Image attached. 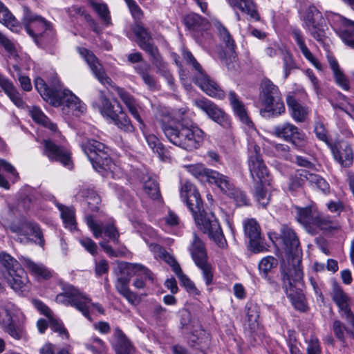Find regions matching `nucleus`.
Listing matches in <instances>:
<instances>
[{"instance_id":"2eb2a0df","label":"nucleus","mask_w":354,"mask_h":354,"mask_svg":"<svg viewBox=\"0 0 354 354\" xmlns=\"http://www.w3.org/2000/svg\"><path fill=\"white\" fill-rule=\"evenodd\" d=\"M194 82L207 95L220 100L225 97L224 91L217 82L205 74L203 70L195 75Z\"/></svg>"},{"instance_id":"7c9ffc66","label":"nucleus","mask_w":354,"mask_h":354,"mask_svg":"<svg viewBox=\"0 0 354 354\" xmlns=\"http://www.w3.org/2000/svg\"><path fill=\"white\" fill-rule=\"evenodd\" d=\"M0 86L10 100L18 107L23 108L25 106L22 97L13 84L6 77L0 74Z\"/></svg>"},{"instance_id":"f03ea898","label":"nucleus","mask_w":354,"mask_h":354,"mask_svg":"<svg viewBox=\"0 0 354 354\" xmlns=\"http://www.w3.org/2000/svg\"><path fill=\"white\" fill-rule=\"evenodd\" d=\"M186 112V109H179L175 113L176 116L179 118L176 120L170 113L162 115L160 123L162 131L170 142L190 151L201 145L205 133L196 125L185 123L183 115Z\"/></svg>"},{"instance_id":"e2e57ef3","label":"nucleus","mask_w":354,"mask_h":354,"mask_svg":"<svg viewBox=\"0 0 354 354\" xmlns=\"http://www.w3.org/2000/svg\"><path fill=\"white\" fill-rule=\"evenodd\" d=\"M230 192L225 194L233 198L238 206L247 205L248 204V199L245 193L236 188L234 184L232 185Z\"/></svg>"},{"instance_id":"603ef678","label":"nucleus","mask_w":354,"mask_h":354,"mask_svg":"<svg viewBox=\"0 0 354 354\" xmlns=\"http://www.w3.org/2000/svg\"><path fill=\"white\" fill-rule=\"evenodd\" d=\"M310 171L306 169L297 170L295 174L290 178L289 189L295 191L302 187L306 181H308Z\"/></svg>"},{"instance_id":"b1692460","label":"nucleus","mask_w":354,"mask_h":354,"mask_svg":"<svg viewBox=\"0 0 354 354\" xmlns=\"http://www.w3.org/2000/svg\"><path fill=\"white\" fill-rule=\"evenodd\" d=\"M228 98L235 115H236L239 120L249 129H253L254 124L249 118L245 104L240 100L239 97L235 92L230 91Z\"/></svg>"},{"instance_id":"6e6d98bb","label":"nucleus","mask_w":354,"mask_h":354,"mask_svg":"<svg viewBox=\"0 0 354 354\" xmlns=\"http://www.w3.org/2000/svg\"><path fill=\"white\" fill-rule=\"evenodd\" d=\"M281 58L283 61V70L284 78L287 79L291 71L297 68V64L292 55L287 49L282 50Z\"/></svg>"},{"instance_id":"0e129e2a","label":"nucleus","mask_w":354,"mask_h":354,"mask_svg":"<svg viewBox=\"0 0 354 354\" xmlns=\"http://www.w3.org/2000/svg\"><path fill=\"white\" fill-rule=\"evenodd\" d=\"M277 265V260L271 256L263 258L259 263V269L263 277H266L268 272Z\"/></svg>"},{"instance_id":"5fc2aeb1","label":"nucleus","mask_w":354,"mask_h":354,"mask_svg":"<svg viewBox=\"0 0 354 354\" xmlns=\"http://www.w3.org/2000/svg\"><path fill=\"white\" fill-rule=\"evenodd\" d=\"M4 172L12 175L16 178L19 177L18 173L10 163L0 159V187L9 189V183L3 176Z\"/></svg>"},{"instance_id":"c756f323","label":"nucleus","mask_w":354,"mask_h":354,"mask_svg":"<svg viewBox=\"0 0 354 354\" xmlns=\"http://www.w3.org/2000/svg\"><path fill=\"white\" fill-rule=\"evenodd\" d=\"M295 209L296 218L298 222L302 224L309 233L315 234V228L312 225L316 214L313 212L312 207H296Z\"/></svg>"},{"instance_id":"bb28decb","label":"nucleus","mask_w":354,"mask_h":354,"mask_svg":"<svg viewBox=\"0 0 354 354\" xmlns=\"http://www.w3.org/2000/svg\"><path fill=\"white\" fill-rule=\"evenodd\" d=\"M205 183L216 185L223 193H231L233 181L228 176L211 169L209 171Z\"/></svg>"},{"instance_id":"bf43d9fd","label":"nucleus","mask_w":354,"mask_h":354,"mask_svg":"<svg viewBox=\"0 0 354 354\" xmlns=\"http://www.w3.org/2000/svg\"><path fill=\"white\" fill-rule=\"evenodd\" d=\"M86 348L93 354H106L107 348L104 342L97 337H93L90 342L86 344Z\"/></svg>"},{"instance_id":"423d86ee","label":"nucleus","mask_w":354,"mask_h":354,"mask_svg":"<svg viewBox=\"0 0 354 354\" xmlns=\"http://www.w3.org/2000/svg\"><path fill=\"white\" fill-rule=\"evenodd\" d=\"M23 23L27 33L37 44H47L53 41L54 31L49 24L40 16L33 14L30 9L23 7Z\"/></svg>"},{"instance_id":"6ab92c4d","label":"nucleus","mask_w":354,"mask_h":354,"mask_svg":"<svg viewBox=\"0 0 354 354\" xmlns=\"http://www.w3.org/2000/svg\"><path fill=\"white\" fill-rule=\"evenodd\" d=\"M186 26L192 31L193 37L201 42V36H203L209 29L210 25L203 17L196 13H191L185 17Z\"/></svg>"},{"instance_id":"cd10ccee","label":"nucleus","mask_w":354,"mask_h":354,"mask_svg":"<svg viewBox=\"0 0 354 354\" xmlns=\"http://www.w3.org/2000/svg\"><path fill=\"white\" fill-rule=\"evenodd\" d=\"M292 35L305 58L310 62L316 69L321 71H323L322 64L313 56L306 45L301 32L299 29H294L292 32Z\"/></svg>"},{"instance_id":"9b49d317","label":"nucleus","mask_w":354,"mask_h":354,"mask_svg":"<svg viewBox=\"0 0 354 354\" xmlns=\"http://www.w3.org/2000/svg\"><path fill=\"white\" fill-rule=\"evenodd\" d=\"M193 104L222 127L227 129L231 127L232 122L230 116L213 102L205 97H201L194 99Z\"/></svg>"},{"instance_id":"393cba45","label":"nucleus","mask_w":354,"mask_h":354,"mask_svg":"<svg viewBox=\"0 0 354 354\" xmlns=\"http://www.w3.org/2000/svg\"><path fill=\"white\" fill-rule=\"evenodd\" d=\"M165 261L171 266L172 270L178 277L180 284L184 286L187 291L190 294L198 295L200 292L195 286L193 281H192L185 274H183L179 264L172 257H165Z\"/></svg>"},{"instance_id":"052dcab7","label":"nucleus","mask_w":354,"mask_h":354,"mask_svg":"<svg viewBox=\"0 0 354 354\" xmlns=\"http://www.w3.org/2000/svg\"><path fill=\"white\" fill-rule=\"evenodd\" d=\"M0 22L12 30H17L18 21L6 7L0 12Z\"/></svg>"},{"instance_id":"49530a36","label":"nucleus","mask_w":354,"mask_h":354,"mask_svg":"<svg viewBox=\"0 0 354 354\" xmlns=\"http://www.w3.org/2000/svg\"><path fill=\"white\" fill-rule=\"evenodd\" d=\"M29 113L36 123L43 125L44 127L49 129L53 132H55L57 131V125L53 123L39 108L37 106H32L29 110Z\"/></svg>"},{"instance_id":"c85d7f7f","label":"nucleus","mask_w":354,"mask_h":354,"mask_svg":"<svg viewBox=\"0 0 354 354\" xmlns=\"http://www.w3.org/2000/svg\"><path fill=\"white\" fill-rule=\"evenodd\" d=\"M114 337L112 346L117 354H133V346L119 328H115Z\"/></svg>"},{"instance_id":"864d4df0","label":"nucleus","mask_w":354,"mask_h":354,"mask_svg":"<svg viewBox=\"0 0 354 354\" xmlns=\"http://www.w3.org/2000/svg\"><path fill=\"white\" fill-rule=\"evenodd\" d=\"M100 100L101 104L99 106V110L101 114L111 120L119 112V109L115 110L110 100L102 93L100 94Z\"/></svg>"},{"instance_id":"f3484780","label":"nucleus","mask_w":354,"mask_h":354,"mask_svg":"<svg viewBox=\"0 0 354 354\" xmlns=\"http://www.w3.org/2000/svg\"><path fill=\"white\" fill-rule=\"evenodd\" d=\"M134 33L138 38V46L151 57V60L160 56L158 48L152 43L151 33L141 24H136Z\"/></svg>"},{"instance_id":"412c9836","label":"nucleus","mask_w":354,"mask_h":354,"mask_svg":"<svg viewBox=\"0 0 354 354\" xmlns=\"http://www.w3.org/2000/svg\"><path fill=\"white\" fill-rule=\"evenodd\" d=\"M79 52L80 55L84 57L97 80L104 85H111L112 82L111 78L106 75L101 64L98 62L97 59L93 53L84 48H80Z\"/></svg>"},{"instance_id":"473e14b6","label":"nucleus","mask_w":354,"mask_h":354,"mask_svg":"<svg viewBox=\"0 0 354 354\" xmlns=\"http://www.w3.org/2000/svg\"><path fill=\"white\" fill-rule=\"evenodd\" d=\"M213 26L220 41L225 45L229 53L233 54L235 50V41L229 30L218 21H213Z\"/></svg>"},{"instance_id":"c9c22d12","label":"nucleus","mask_w":354,"mask_h":354,"mask_svg":"<svg viewBox=\"0 0 354 354\" xmlns=\"http://www.w3.org/2000/svg\"><path fill=\"white\" fill-rule=\"evenodd\" d=\"M327 57L330 68L333 71L336 84L345 91L349 90V81L345 76L342 71L340 69L337 59L331 55H328Z\"/></svg>"},{"instance_id":"a19ab883","label":"nucleus","mask_w":354,"mask_h":354,"mask_svg":"<svg viewBox=\"0 0 354 354\" xmlns=\"http://www.w3.org/2000/svg\"><path fill=\"white\" fill-rule=\"evenodd\" d=\"M78 195L86 199L88 209L91 212H97L101 203L100 196L93 189L83 187Z\"/></svg>"},{"instance_id":"c03bdc74","label":"nucleus","mask_w":354,"mask_h":354,"mask_svg":"<svg viewBox=\"0 0 354 354\" xmlns=\"http://www.w3.org/2000/svg\"><path fill=\"white\" fill-rule=\"evenodd\" d=\"M336 17L341 20L345 27V29L340 33V37L347 46L354 49V21L342 18L339 15Z\"/></svg>"},{"instance_id":"a18cd8bd","label":"nucleus","mask_w":354,"mask_h":354,"mask_svg":"<svg viewBox=\"0 0 354 354\" xmlns=\"http://www.w3.org/2000/svg\"><path fill=\"white\" fill-rule=\"evenodd\" d=\"M20 233L25 236H33L37 241V243L43 246L44 240L43 239L42 232L37 223L31 222H26L21 224L20 227Z\"/></svg>"},{"instance_id":"5701e85b","label":"nucleus","mask_w":354,"mask_h":354,"mask_svg":"<svg viewBox=\"0 0 354 354\" xmlns=\"http://www.w3.org/2000/svg\"><path fill=\"white\" fill-rule=\"evenodd\" d=\"M333 157L342 166L349 167L353 161L351 147L346 142H339L331 147Z\"/></svg>"},{"instance_id":"58836bf2","label":"nucleus","mask_w":354,"mask_h":354,"mask_svg":"<svg viewBox=\"0 0 354 354\" xmlns=\"http://www.w3.org/2000/svg\"><path fill=\"white\" fill-rule=\"evenodd\" d=\"M118 108H119V112L111 120L112 122L123 132L128 133H133L135 130V127L132 124L130 118L122 110L119 103L118 104Z\"/></svg>"},{"instance_id":"9d476101","label":"nucleus","mask_w":354,"mask_h":354,"mask_svg":"<svg viewBox=\"0 0 354 354\" xmlns=\"http://www.w3.org/2000/svg\"><path fill=\"white\" fill-rule=\"evenodd\" d=\"M261 149L252 145L249 151L248 167L254 181L261 185H270V177L268 169L260 154Z\"/></svg>"},{"instance_id":"20e7f679","label":"nucleus","mask_w":354,"mask_h":354,"mask_svg":"<svg viewBox=\"0 0 354 354\" xmlns=\"http://www.w3.org/2000/svg\"><path fill=\"white\" fill-rule=\"evenodd\" d=\"M55 301L58 304L71 306L81 312L82 315L91 320V312L96 310L104 314L103 308L97 303H93L91 298L84 292L73 286H66L64 292L56 296Z\"/></svg>"},{"instance_id":"ea45409f","label":"nucleus","mask_w":354,"mask_h":354,"mask_svg":"<svg viewBox=\"0 0 354 354\" xmlns=\"http://www.w3.org/2000/svg\"><path fill=\"white\" fill-rule=\"evenodd\" d=\"M230 5L234 8L239 9L245 12L256 20L259 19L256 6L252 0H227Z\"/></svg>"},{"instance_id":"4468645a","label":"nucleus","mask_w":354,"mask_h":354,"mask_svg":"<svg viewBox=\"0 0 354 354\" xmlns=\"http://www.w3.org/2000/svg\"><path fill=\"white\" fill-rule=\"evenodd\" d=\"M209 339V334L203 329L195 330L189 337V345L192 349L197 350V353H189L188 351L180 345L172 347L174 354H205L203 348L207 346Z\"/></svg>"},{"instance_id":"f8f14e48","label":"nucleus","mask_w":354,"mask_h":354,"mask_svg":"<svg viewBox=\"0 0 354 354\" xmlns=\"http://www.w3.org/2000/svg\"><path fill=\"white\" fill-rule=\"evenodd\" d=\"M305 27L309 34L318 42L326 38V25L322 14L315 6H310L304 17Z\"/></svg>"},{"instance_id":"a211bd4d","label":"nucleus","mask_w":354,"mask_h":354,"mask_svg":"<svg viewBox=\"0 0 354 354\" xmlns=\"http://www.w3.org/2000/svg\"><path fill=\"white\" fill-rule=\"evenodd\" d=\"M86 223L93 233V236L97 239L102 236V233L113 243H119L120 234L113 223L106 225L96 223L91 216L86 217Z\"/></svg>"},{"instance_id":"4be33fe9","label":"nucleus","mask_w":354,"mask_h":354,"mask_svg":"<svg viewBox=\"0 0 354 354\" xmlns=\"http://www.w3.org/2000/svg\"><path fill=\"white\" fill-rule=\"evenodd\" d=\"M331 295L333 301L338 307L342 316L346 317L353 314L351 310V297L343 290L342 288L336 283H333Z\"/></svg>"},{"instance_id":"6e6552de","label":"nucleus","mask_w":354,"mask_h":354,"mask_svg":"<svg viewBox=\"0 0 354 354\" xmlns=\"http://www.w3.org/2000/svg\"><path fill=\"white\" fill-rule=\"evenodd\" d=\"M113 88L127 106L131 114L140 124L141 126L140 128L145 137V140L149 147L160 156H163L165 153V148L162 144L154 134L149 133L145 130V124L138 113L137 104L133 97L122 88L113 86Z\"/></svg>"},{"instance_id":"1a4fd4ad","label":"nucleus","mask_w":354,"mask_h":354,"mask_svg":"<svg viewBox=\"0 0 354 354\" xmlns=\"http://www.w3.org/2000/svg\"><path fill=\"white\" fill-rule=\"evenodd\" d=\"M82 149L96 171L100 172L101 170L111 169V160L103 143L88 139L82 144Z\"/></svg>"},{"instance_id":"2f4dec72","label":"nucleus","mask_w":354,"mask_h":354,"mask_svg":"<svg viewBox=\"0 0 354 354\" xmlns=\"http://www.w3.org/2000/svg\"><path fill=\"white\" fill-rule=\"evenodd\" d=\"M286 102L293 120L297 122H304L308 113V109L291 95L287 97Z\"/></svg>"},{"instance_id":"13d9d810","label":"nucleus","mask_w":354,"mask_h":354,"mask_svg":"<svg viewBox=\"0 0 354 354\" xmlns=\"http://www.w3.org/2000/svg\"><path fill=\"white\" fill-rule=\"evenodd\" d=\"M308 183L311 186H315L318 189L321 190L324 194H327L330 192L329 184L320 176L310 172L308 175Z\"/></svg>"},{"instance_id":"ddd939ff","label":"nucleus","mask_w":354,"mask_h":354,"mask_svg":"<svg viewBox=\"0 0 354 354\" xmlns=\"http://www.w3.org/2000/svg\"><path fill=\"white\" fill-rule=\"evenodd\" d=\"M273 133L275 136L290 142L297 147H304L306 142L305 133L290 122L275 126L273 128Z\"/></svg>"},{"instance_id":"4c0bfd02","label":"nucleus","mask_w":354,"mask_h":354,"mask_svg":"<svg viewBox=\"0 0 354 354\" xmlns=\"http://www.w3.org/2000/svg\"><path fill=\"white\" fill-rule=\"evenodd\" d=\"M24 266L28 271L37 279H48L53 274L45 266L41 263H37L30 259H24Z\"/></svg>"},{"instance_id":"dca6fc26","label":"nucleus","mask_w":354,"mask_h":354,"mask_svg":"<svg viewBox=\"0 0 354 354\" xmlns=\"http://www.w3.org/2000/svg\"><path fill=\"white\" fill-rule=\"evenodd\" d=\"M8 286L17 293L25 295L30 289V282L24 268L17 270L14 273L5 274Z\"/></svg>"},{"instance_id":"0eeeda50","label":"nucleus","mask_w":354,"mask_h":354,"mask_svg":"<svg viewBox=\"0 0 354 354\" xmlns=\"http://www.w3.org/2000/svg\"><path fill=\"white\" fill-rule=\"evenodd\" d=\"M259 99L264 108L262 115L277 116L285 111L284 103L277 86L268 79H263L260 84Z\"/></svg>"},{"instance_id":"e433bc0d","label":"nucleus","mask_w":354,"mask_h":354,"mask_svg":"<svg viewBox=\"0 0 354 354\" xmlns=\"http://www.w3.org/2000/svg\"><path fill=\"white\" fill-rule=\"evenodd\" d=\"M281 235L284 244L290 252H297L300 246L298 236L295 231L287 225H283L281 229Z\"/></svg>"},{"instance_id":"72a5a7b5","label":"nucleus","mask_w":354,"mask_h":354,"mask_svg":"<svg viewBox=\"0 0 354 354\" xmlns=\"http://www.w3.org/2000/svg\"><path fill=\"white\" fill-rule=\"evenodd\" d=\"M6 320L2 327L3 330L15 339H21L26 336V331L21 324H17L9 312H5Z\"/></svg>"},{"instance_id":"774afa93","label":"nucleus","mask_w":354,"mask_h":354,"mask_svg":"<svg viewBox=\"0 0 354 354\" xmlns=\"http://www.w3.org/2000/svg\"><path fill=\"white\" fill-rule=\"evenodd\" d=\"M307 347L306 352L307 354H320L321 353V347L319 344V341L317 337L315 335H310L308 339H306Z\"/></svg>"},{"instance_id":"de8ad7c7","label":"nucleus","mask_w":354,"mask_h":354,"mask_svg":"<svg viewBox=\"0 0 354 354\" xmlns=\"http://www.w3.org/2000/svg\"><path fill=\"white\" fill-rule=\"evenodd\" d=\"M0 264L5 270L4 275L14 273L15 270L22 269L18 261L4 251L0 252Z\"/></svg>"},{"instance_id":"f257e3e1","label":"nucleus","mask_w":354,"mask_h":354,"mask_svg":"<svg viewBox=\"0 0 354 354\" xmlns=\"http://www.w3.org/2000/svg\"><path fill=\"white\" fill-rule=\"evenodd\" d=\"M180 197L192 212L197 227L207 234L218 247L224 248L227 241L221 225L214 214L204 211L200 194L195 185L189 182L185 183L180 189Z\"/></svg>"},{"instance_id":"39448f33","label":"nucleus","mask_w":354,"mask_h":354,"mask_svg":"<svg viewBox=\"0 0 354 354\" xmlns=\"http://www.w3.org/2000/svg\"><path fill=\"white\" fill-rule=\"evenodd\" d=\"M292 264L281 268L283 288L287 297L290 299L295 308L304 310L306 308L303 295L296 290L294 283L299 282L303 278V272L300 267L301 260L298 257L292 259Z\"/></svg>"},{"instance_id":"a878e982","label":"nucleus","mask_w":354,"mask_h":354,"mask_svg":"<svg viewBox=\"0 0 354 354\" xmlns=\"http://www.w3.org/2000/svg\"><path fill=\"white\" fill-rule=\"evenodd\" d=\"M244 233L250 240V244L254 250H256L261 241V227L257 221L254 218H248L243 222Z\"/></svg>"},{"instance_id":"09e8293b","label":"nucleus","mask_w":354,"mask_h":354,"mask_svg":"<svg viewBox=\"0 0 354 354\" xmlns=\"http://www.w3.org/2000/svg\"><path fill=\"white\" fill-rule=\"evenodd\" d=\"M312 226L315 228V234L317 233V229L322 230H337L339 227L338 223L331 220L329 216L321 214H316Z\"/></svg>"},{"instance_id":"69168bd1","label":"nucleus","mask_w":354,"mask_h":354,"mask_svg":"<svg viewBox=\"0 0 354 354\" xmlns=\"http://www.w3.org/2000/svg\"><path fill=\"white\" fill-rule=\"evenodd\" d=\"M129 8V10L132 16V17L135 19L136 23L140 21L143 17L144 13L141 10L140 7L138 6L137 2L135 0H124Z\"/></svg>"},{"instance_id":"680f3d73","label":"nucleus","mask_w":354,"mask_h":354,"mask_svg":"<svg viewBox=\"0 0 354 354\" xmlns=\"http://www.w3.org/2000/svg\"><path fill=\"white\" fill-rule=\"evenodd\" d=\"M144 189L147 194L153 200H158L160 197L158 183L155 179L151 178L144 183Z\"/></svg>"},{"instance_id":"338daca9","label":"nucleus","mask_w":354,"mask_h":354,"mask_svg":"<svg viewBox=\"0 0 354 354\" xmlns=\"http://www.w3.org/2000/svg\"><path fill=\"white\" fill-rule=\"evenodd\" d=\"M203 272V279L205 281L206 285H209L212 282L213 272L211 265L207 262V260L200 261L195 263Z\"/></svg>"},{"instance_id":"79ce46f5","label":"nucleus","mask_w":354,"mask_h":354,"mask_svg":"<svg viewBox=\"0 0 354 354\" xmlns=\"http://www.w3.org/2000/svg\"><path fill=\"white\" fill-rule=\"evenodd\" d=\"M87 1L89 5L97 12V14L98 15L101 20L104 22V24L106 26H111L112 24L111 17L107 4L102 1L101 0Z\"/></svg>"},{"instance_id":"8fccbe9b","label":"nucleus","mask_w":354,"mask_h":354,"mask_svg":"<svg viewBox=\"0 0 354 354\" xmlns=\"http://www.w3.org/2000/svg\"><path fill=\"white\" fill-rule=\"evenodd\" d=\"M185 169L188 173L202 183H205L210 169L207 168L202 163L186 165Z\"/></svg>"},{"instance_id":"3c124183","label":"nucleus","mask_w":354,"mask_h":354,"mask_svg":"<svg viewBox=\"0 0 354 354\" xmlns=\"http://www.w3.org/2000/svg\"><path fill=\"white\" fill-rule=\"evenodd\" d=\"M61 213V218L66 228L72 230L76 227L75 209L72 207H66L61 204L57 205Z\"/></svg>"},{"instance_id":"4d7b16f0","label":"nucleus","mask_w":354,"mask_h":354,"mask_svg":"<svg viewBox=\"0 0 354 354\" xmlns=\"http://www.w3.org/2000/svg\"><path fill=\"white\" fill-rule=\"evenodd\" d=\"M153 64L157 68V73L163 76L167 81L169 86H172L174 84V79L167 68V64L163 62L162 57L159 56L154 60H151Z\"/></svg>"},{"instance_id":"f704fd0d","label":"nucleus","mask_w":354,"mask_h":354,"mask_svg":"<svg viewBox=\"0 0 354 354\" xmlns=\"http://www.w3.org/2000/svg\"><path fill=\"white\" fill-rule=\"evenodd\" d=\"M189 250L195 263L207 260L205 245L196 233L193 234V240Z\"/></svg>"},{"instance_id":"aec40b11","label":"nucleus","mask_w":354,"mask_h":354,"mask_svg":"<svg viewBox=\"0 0 354 354\" xmlns=\"http://www.w3.org/2000/svg\"><path fill=\"white\" fill-rule=\"evenodd\" d=\"M44 153L50 160L58 161L65 167L71 168V156L67 149L50 140L44 141Z\"/></svg>"},{"instance_id":"37998d69","label":"nucleus","mask_w":354,"mask_h":354,"mask_svg":"<svg viewBox=\"0 0 354 354\" xmlns=\"http://www.w3.org/2000/svg\"><path fill=\"white\" fill-rule=\"evenodd\" d=\"M245 324L248 326L251 333H255L259 328V308L255 304H248L245 306Z\"/></svg>"},{"instance_id":"7ed1b4c3","label":"nucleus","mask_w":354,"mask_h":354,"mask_svg":"<svg viewBox=\"0 0 354 354\" xmlns=\"http://www.w3.org/2000/svg\"><path fill=\"white\" fill-rule=\"evenodd\" d=\"M35 86L45 101L55 107L60 106L64 115L80 117L86 111V105L71 91L61 89L56 84L50 88L41 77L35 79Z\"/></svg>"}]
</instances>
